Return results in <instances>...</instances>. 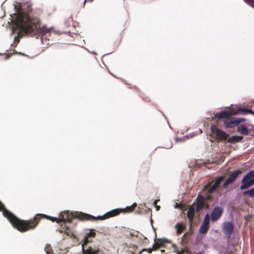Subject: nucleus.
Instances as JSON below:
<instances>
[{"mask_svg": "<svg viewBox=\"0 0 254 254\" xmlns=\"http://www.w3.org/2000/svg\"><path fill=\"white\" fill-rule=\"evenodd\" d=\"M237 131L244 135H248L250 133L249 129L244 124H241L237 127Z\"/></svg>", "mask_w": 254, "mask_h": 254, "instance_id": "15", "label": "nucleus"}, {"mask_svg": "<svg viewBox=\"0 0 254 254\" xmlns=\"http://www.w3.org/2000/svg\"><path fill=\"white\" fill-rule=\"evenodd\" d=\"M205 206H206V207H208V205L205 203V197L202 195H198L196 198V211H200Z\"/></svg>", "mask_w": 254, "mask_h": 254, "instance_id": "9", "label": "nucleus"}, {"mask_svg": "<svg viewBox=\"0 0 254 254\" xmlns=\"http://www.w3.org/2000/svg\"><path fill=\"white\" fill-rule=\"evenodd\" d=\"M232 115V114L229 111H224L220 112H217L215 117L219 119H225L224 121V124L225 127L228 128L232 127L235 125L245 121V120L241 118H230Z\"/></svg>", "mask_w": 254, "mask_h": 254, "instance_id": "4", "label": "nucleus"}, {"mask_svg": "<svg viewBox=\"0 0 254 254\" xmlns=\"http://www.w3.org/2000/svg\"><path fill=\"white\" fill-rule=\"evenodd\" d=\"M208 228L209 226L202 224V225L200 226L199 232L201 234H205L207 233Z\"/></svg>", "mask_w": 254, "mask_h": 254, "instance_id": "26", "label": "nucleus"}, {"mask_svg": "<svg viewBox=\"0 0 254 254\" xmlns=\"http://www.w3.org/2000/svg\"><path fill=\"white\" fill-rule=\"evenodd\" d=\"M157 201L158 200H155L154 202V204L155 205V207H156V210H159L160 208V206H158V205H157Z\"/></svg>", "mask_w": 254, "mask_h": 254, "instance_id": "31", "label": "nucleus"}, {"mask_svg": "<svg viewBox=\"0 0 254 254\" xmlns=\"http://www.w3.org/2000/svg\"><path fill=\"white\" fill-rule=\"evenodd\" d=\"M244 194L245 195H248L249 196L254 197V188L251 190H247L244 191Z\"/></svg>", "mask_w": 254, "mask_h": 254, "instance_id": "25", "label": "nucleus"}, {"mask_svg": "<svg viewBox=\"0 0 254 254\" xmlns=\"http://www.w3.org/2000/svg\"><path fill=\"white\" fill-rule=\"evenodd\" d=\"M173 246L174 247H176V246H175V245H173Z\"/></svg>", "mask_w": 254, "mask_h": 254, "instance_id": "37", "label": "nucleus"}, {"mask_svg": "<svg viewBox=\"0 0 254 254\" xmlns=\"http://www.w3.org/2000/svg\"><path fill=\"white\" fill-rule=\"evenodd\" d=\"M15 16V25L19 30L18 35L14 39L15 46L20 41V34L36 35H42L48 32L45 27L40 28V20L37 17H32L30 12H25L22 8H17Z\"/></svg>", "mask_w": 254, "mask_h": 254, "instance_id": "1", "label": "nucleus"}, {"mask_svg": "<svg viewBox=\"0 0 254 254\" xmlns=\"http://www.w3.org/2000/svg\"><path fill=\"white\" fill-rule=\"evenodd\" d=\"M234 226L231 222H227L224 223L222 231L228 238H229L232 234Z\"/></svg>", "mask_w": 254, "mask_h": 254, "instance_id": "11", "label": "nucleus"}, {"mask_svg": "<svg viewBox=\"0 0 254 254\" xmlns=\"http://www.w3.org/2000/svg\"><path fill=\"white\" fill-rule=\"evenodd\" d=\"M223 209L221 207L216 206L211 213V220L212 222L216 221L221 216Z\"/></svg>", "mask_w": 254, "mask_h": 254, "instance_id": "10", "label": "nucleus"}, {"mask_svg": "<svg viewBox=\"0 0 254 254\" xmlns=\"http://www.w3.org/2000/svg\"><path fill=\"white\" fill-rule=\"evenodd\" d=\"M164 251H165V250H161V252H162V253H163Z\"/></svg>", "mask_w": 254, "mask_h": 254, "instance_id": "35", "label": "nucleus"}, {"mask_svg": "<svg viewBox=\"0 0 254 254\" xmlns=\"http://www.w3.org/2000/svg\"><path fill=\"white\" fill-rule=\"evenodd\" d=\"M166 242L164 240L158 239L153 246L152 248L144 249L143 251H146L148 253L150 254L153 251H156L161 247H164L165 242Z\"/></svg>", "mask_w": 254, "mask_h": 254, "instance_id": "12", "label": "nucleus"}, {"mask_svg": "<svg viewBox=\"0 0 254 254\" xmlns=\"http://www.w3.org/2000/svg\"><path fill=\"white\" fill-rule=\"evenodd\" d=\"M248 114H251L254 115V112L251 109L240 108L237 109L235 113V114L246 115Z\"/></svg>", "mask_w": 254, "mask_h": 254, "instance_id": "16", "label": "nucleus"}, {"mask_svg": "<svg viewBox=\"0 0 254 254\" xmlns=\"http://www.w3.org/2000/svg\"><path fill=\"white\" fill-rule=\"evenodd\" d=\"M242 173L241 170H237L234 173L231 174L226 181L223 183V187L224 188H227V187L232 184L238 177V176Z\"/></svg>", "mask_w": 254, "mask_h": 254, "instance_id": "8", "label": "nucleus"}, {"mask_svg": "<svg viewBox=\"0 0 254 254\" xmlns=\"http://www.w3.org/2000/svg\"><path fill=\"white\" fill-rule=\"evenodd\" d=\"M244 1L249 5L254 8V0H244Z\"/></svg>", "mask_w": 254, "mask_h": 254, "instance_id": "29", "label": "nucleus"}, {"mask_svg": "<svg viewBox=\"0 0 254 254\" xmlns=\"http://www.w3.org/2000/svg\"><path fill=\"white\" fill-rule=\"evenodd\" d=\"M211 184V183H207L204 187L202 190V191H206L208 192L209 193H212L215 190H216L217 189L212 185L211 187H210Z\"/></svg>", "mask_w": 254, "mask_h": 254, "instance_id": "19", "label": "nucleus"}, {"mask_svg": "<svg viewBox=\"0 0 254 254\" xmlns=\"http://www.w3.org/2000/svg\"><path fill=\"white\" fill-rule=\"evenodd\" d=\"M202 224L209 226V217L208 214H206L204 217V221Z\"/></svg>", "mask_w": 254, "mask_h": 254, "instance_id": "28", "label": "nucleus"}, {"mask_svg": "<svg viewBox=\"0 0 254 254\" xmlns=\"http://www.w3.org/2000/svg\"><path fill=\"white\" fill-rule=\"evenodd\" d=\"M96 233L93 229H90L84 236L82 241V254H98L99 249H94L91 247L88 246L87 244L91 242L92 238H95Z\"/></svg>", "mask_w": 254, "mask_h": 254, "instance_id": "5", "label": "nucleus"}, {"mask_svg": "<svg viewBox=\"0 0 254 254\" xmlns=\"http://www.w3.org/2000/svg\"><path fill=\"white\" fill-rule=\"evenodd\" d=\"M197 254H202L201 253L199 252L198 253H197Z\"/></svg>", "mask_w": 254, "mask_h": 254, "instance_id": "36", "label": "nucleus"}, {"mask_svg": "<svg viewBox=\"0 0 254 254\" xmlns=\"http://www.w3.org/2000/svg\"><path fill=\"white\" fill-rule=\"evenodd\" d=\"M225 178V177L224 176H220L219 177H218L215 181L214 183L212 185L213 186H214L216 189H217L220 184L221 183V182H222V181L224 180Z\"/></svg>", "mask_w": 254, "mask_h": 254, "instance_id": "22", "label": "nucleus"}, {"mask_svg": "<svg viewBox=\"0 0 254 254\" xmlns=\"http://www.w3.org/2000/svg\"><path fill=\"white\" fill-rule=\"evenodd\" d=\"M2 211L4 216L9 220L13 227L21 232L34 229L39 222V219L45 216L37 214L32 219L28 220H21L6 209L4 205L0 201V211Z\"/></svg>", "mask_w": 254, "mask_h": 254, "instance_id": "2", "label": "nucleus"}, {"mask_svg": "<svg viewBox=\"0 0 254 254\" xmlns=\"http://www.w3.org/2000/svg\"><path fill=\"white\" fill-rule=\"evenodd\" d=\"M93 0H84V5H85V3L87 1H89V2H91Z\"/></svg>", "mask_w": 254, "mask_h": 254, "instance_id": "32", "label": "nucleus"}, {"mask_svg": "<svg viewBox=\"0 0 254 254\" xmlns=\"http://www.w3.org/2000/svg\"><path fill=\"white\" fill-rule=\"evenodd\" d=\"M211 130L212 133L216 135V139L218 141L225 140L228 136L227 133L219 129L215 126H212L211 127Z\"/></svg>", "mask_w": 254, "mask_h": 254, "instance_id": "7", "label": "nucleus"}, {"mask_svg": "<svg viewBox=\"0 0 254 254\" xmlns=\"http://www.w3.org/2000/svg\"><path fill=\"white\" fill-rule=\"evenodd\" d=\"M176 233L178 235H181L186 229L185 225L182 223L178 222L175 225Z\"/></svg>", "mask_w": 254, "mask_h": 254, "instance_id": "17", "label": "nucleus"}, {"mask_svg": "<svg viewBox=\"0 0 254 254\" xmlns=\"http://www.w3.org/2000/svg\"><path fill=\"white\" fill-rule=\"evenodd\" d=\"M194 216V209L192 205H190L188 208L187 212V217L190 223H191L193 220Z\"/></svg>", "mask_w": 254, "mask_h": 254, "instance_id": "14", "label": "nucleus"}, {"mask_svg": "<svg viewBox=\"0 0 254 254\" xmlns=\"http://www.w3.org/2000/svg\"><path fill=\"white\" fill-rule=\"evenodd\" d=\"M254 177V170L249 172L243 178V181H245L246 179H252Z\"/></svg>", "mask_w": 254, "mask_h": 254, "instance_id": "23", "label": "nucleus"}, {"mask_svg": "<svg viewBox=\"0 0 254 254\" xmlns=\"http://www.w3.org/2000/svg\"><path fill=\"white\" fill-rule=\"evenodd\" d=\"M18 54V52H17L16 50H14L12 53H11L10 54H8L6 56L5 59H8V58H9L11 56V55H15V54Z\"/></svg>", "mask_w": 254, "mask_h": 254, "instance_id": "30", "label": "nucleus"}, {"mask_svg": "<svg viewBox=\"0 0 254 254\" xmlns=\"http://www.w3.org/2000/svg\"><path fill=\"white\" fill-rule=\"evenodd\" d=\"M137 206L136 203H133V204L129 206H127L124 209H115L110 211L103 216H99L97 218L99 220H103L109 218L117 216L121 212L130 213L133 211L134 208Z\"/></svg>", "mask_w": 254, "mask_h": 254, "instance_id": "6", "label": "nucleus"}, {"mask_svg": "<svg viewBox=\"0 0 254 254\" xmlns=\"http://www.w3.org/2000/svg\"><path fill=\"white\" fill-rule=\"evenodd\" d=\"M243 138L244 137L242 136H238V135L233 136L229 137L227 139V141L229 143H235L237 142H239L242 141Z\"/></svg>", "mask_w": 254, "mask_h": 254, "instance_id": "18", "label": "nucleus"}, {"mask_svg": "<svg viewBox=\"0 0 254 254\" xmlns=\"http://www.w3.org/2000/svg\"><path fill=\"white\" fill-rule=\"evenodd\" d=\"M149 171V166L148 164L143 163L140 166L139 172L141 174H147Z\"/></svg>", "mask_w": 254, "mask_h": 254, "instance_id": "21", "label": "nucleus"}, {"mask_svg": "<svg viewBox=\"0 0 254 254\" xmlns=\"http://www.w3.org/2000/svg\"><path fill=\"white\" fill-rule=\"evenodd\" d=\"M45 251L47 254H54L50 244H47L45 247Z\"/></svg>", "mask_w": 254, "mask_h": 254, "instance_id": "24", "label": "nucleus"}, {"mask_svg": "<svg viewBox=\"0 0 254 254\" xmlns=\"http://www.w3.org/2000/svg\"><path fill=\"white\" fill-rule=\"evenodd\" d=\"M59 231L60 233H64L68 236H70L71 234H72V232L70 228L66 226L65 224H64V226L62 225L61 228Z\"/></svg>", "mask_w": 254, "mask_h": 254, "instance_id": "20", "label": "nucleus"}, {"mask_svg": "<svg viewBox=\"0 0 254 254\" xmlns=\"http://www.w3.org/2000/svg\"><path fill=\"white\" fill-rule=\"evenodd\" d=\"M242 185L240 187L241 190H246L254 185V178L252 179H246L245 181L242 180Z\"/></svg>", "mask_w": 254, "mask_h": 254, "instance_id": "13", "label": "nucleus"}, {"mask_svg": "<svg viewBox=\"0 0 254 254\" xmlns=\"http://www.w3.org/2000/svg\"><path fill=\"white\" fill-rule=\"evenodd\" d=\"M18 55H23V56H25L24 54L21 53V52H18Z\"/></svg>", "mask_w": 254, "mask_h": 254, "instance_id": "33", "label": "nucleus"}, {"mask_svg": "<svg viewBox=\"0 0 254 254\" xmlns=\"http://www.w3.org/2000/svg\"><path fill=\"white\" fill-rule=\"evenodd\" d=\"M11 46L13 47H16V46H15V44L14 43V42L13 43V44H11Z\"/></svg>", "mask_w": 254, "mask_h": 254, "instance_id": "34", "label": "nucleus"}, {"mask_svg": "<svg viewBox=\"0 0 254 254\" xmlns=\"http://www.w3.org/2000/svg\"><path fill=\"white\" fill-rule=\"evenodd\" d=\"M42 215H45L44 216L41 217L39 219V221L42 218H47L49 219L53 222H57L58 223H60L61 222H63L64 223L65 222H70L72 221V219L74 218H78L81 220H99L91 215L84 213L82 212L75 213L74 215L72 213H69L68 211H64L62 212L60 215L59 218H57L56 217H52L51 216H47L45 214H40Z\"/></svg>", "mask_w": 254, "mask_h": 254, "instance_id": "3", "label": "nucleus"}, {"mask_svg": "<svg viewBox=\"0 0 254 254\" xmlns=\"http://www.w3.org/2000/svg\"><path fill=\"white\" fill-rule=\"evenodd\" d=\"M205 194V198L207 200H211L212 199V193H209L206 191H203Z\"/></svg>", "mask_w": 254, "mask_h": 254, "instance_id": "27", "label": "nucleus"}]
</instances>
